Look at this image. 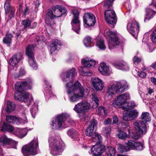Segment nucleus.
<instances>
[{
	"label": "nucleus",
	"instance_id": "nucleus-30",
	"mask_svg": "<svg viewBox=\"0 0 156 156\" xmlns=\"http://www.w3.org/2000/svg\"><path fill=\"white\" fill-rule=\"evenodd\" d=\"M67 133L68 135L73 139L74 140L78 141L80 140L78 133L76 132L75 130L73 129H69Z\"/></svg>",
	"mask_w": 156,
	"mask_h": 156
},
{
	"label": "nucleus",
	"instance_id": "nucleus-32",
	"mask_svg": "<svg viewBox=\"0 0 156 156\" xmlns=\"http://www.w3.org/2000/svg\"><path fill=\"white\" fill-rule=\"evenodd\" d=\"M14 128L11 125L4 122L1 129V130L3 132L8 131L12 132Z\"/></svg>",
	"mask_w": 156,
	"mask_h": 156
},
{
	"label": "nucleus",
	"instance_id": "nucleus-5",
	"mask_svg": "<svg viewBox=\"0 0 156 156\" xmlns=\"http://www.w3.org/2000/svg\"><path fill=\"white\" fill-rule=\"evenodd\" d=\"M22 151L24 156L35 155L38 153V145L37 138H34L30 144L23 147Z\"/></svg>",
	"mask_w": 156,
	"mask_h": 156
},
{
	"label": "nucleus",
	"instance_id": "nucleus-44",
	"mask_svg": "<svg viewBox=\"0 0 156 156\" xmlns=\"http://www.w3.org/2000/svg\"><path fill=\"white\" fill-rule=\"evenodd\" d=\"M118 150L121 153H123L129 151V148L127 146H124L122 144H119L118 146Z\"/></svg>",
	"mask_w": 156,
	"mask_h": 156
},
{
	"label": "nucleus",
	"instance_id": "nucleus-10",
	"mask_svg": "<svg viewBox=\"0 0 156 156\" xmlns=\"http://www.w3.org/2000/svg\"><path fill=\"white\" fill-rule=\"evenodd\" d=\"M34 47L33 45H29L26 49V54L28 58V62L30 67L34 69L37 68V64L34 60L33 51Z\"/></svg>",
	"mask_w": 156,
	"mask_h": 156
},
{
	"label": "nucleus",
	"instance_id": "nucleus-42",
	"mask_svg": "<svg viewBox=\"0 0 156 156\" xmlns=\"http://www.w3.org/2000/svg\"><path fill=\"white\" fill-rule=\"evenodd\" d=\"M21 24L24 26L23 28L22 29V30L26 31L27 28L30 26L31 22L29 19H27L22 21Z\"/></svg>",
	"mask_w": 156,
	"mask_h": 156
},
{
	"label": "nucleus",
	"instance_id": "nucleus-43",
	"mask_svg": "<svg viewBox=\"0 0 156 156\" xmlns=\"http://www.w3.org/2000/svg\"><path fill=\"white\" fill-rule=\"evenodd\" d=\"M91 38L89 36L86 37L83 40V43L84 45L87 47H90Z\"/></svg>",
	"mask_w": 156,
	"mask_h": 156
},
{
	"label": "nucleus",
	"instance_id": "nucleus-4",
	"mask_svg": "<svg viewBox=\"0 0 156 156\" xmlns=\"http://www.w3.org/2000/svg\"><path fill=\"white\" fill-rule=\"evenodd\" d=\"M49 147L51 148V154L54 156L60 154L63 151V143L57 140L53 136L50 135L48 139Z\"/></svg>",
	"mask_w": 156,
	"mask_h": 156
},
{
	"label": "nucleus",
	"instance_id": "nucleus-40",
	"mask_svg": "<svg viewBox=\"0 0 156 156\" xmlns=\"http://www.w3.org/2000/svg\"><path fill=\"white\" fill-rule=\"evenodd\" d=\"M148 39L147 38L146 35H144L142 41L144 43L145 42V43H147V45L149 48V51L151 52L155 49L154 45L153 44H147V42L148 41Z\"/></svg>",
	"mask_w": 156,
	"mask_h": 156
},
{
	"label": "nucleus",
	"instance_id": "nucleus-45",
	"mask_svg": "<svg viewBox=\"0 0 156 156\" xmlns=\"http://www.w3.org/2000/svg\"><path fill=\"white\" fill-rule=\"evenodd\" d=\"M144 148V147L143 144L136 141L133 150L140 151L143 150Z\"/></svg>",
	"mask_w": 156,
	"mask_h": 156
},
{
	"label": "nucleus",
	"instance_id": "nucleus-12",
	"mask_svg": "<svg viewBox=\"0 0 156 156\" xmlns=\"http://www.w3.org/2000/svg\"><path fill=\"white\" fill-rule=\"evenodd\" d=\"M106 37L110 39V41L108 42V47L110 49H112L113 47L119 44L118 37L115 32L109 30L106 32Z\"/></svg>",
	"mask_w": 156,
	"mask_h": 156
},
{
	"label": "nucleus",
	"instance_id": "nucleus-55",
	"mask_svg": "<svg viewBox=\"0 0 156 156\" xmlns=\"http://www.w3.org/2000/svg\"><path fill=\"white\" fill-rule=\"evenodd\" d=\"M151 38L152 41L153 42L156 43V30L152 34Z\"/></svg>",
	"mask_w": 156,
	"mask_h": 156
},
{
	"label": "nucleus",
	"instance_id": "nucleus-25",
	"mask_svg": "<svg viewBox=\"0 0 156 156\" xmlns=\"http://www.w3.org/2000/svg\"><path fill=\"white\" fill-rule=\"evenodd\" d=\"M27 105L28 106L32 105L30 112L32 117L34 118L35 115L38 110L37 104L34 102L33 98H31L30 99Z\"/></svg>",
	"mask_w": 156,
	"mask_h": 156
},
{
	"label": "nucleus",
	"instance_id": "nucleus-34",
	"mask_svg": "<svg viewBox=\"0 0 156 156\" xmlns=\"http://www.w3.org/2000/svg\"><path fill=\"white\" fill-rule=\"evenodd\" d=\"M16 108V105L14 103L9 101L7 102L6 110L8 113H9L14 111Z\"/></svg>",
	"mask_w": 156,
	"mask_h": 156
},
{
	"label": "nucleus",
	"instance_id": "nucleus-7",
	"mask_svg": "<svg viewBox=\"0 0 156 156\" xmlns=\"http://www.w3.org/2000/svg\"><path fill=\"white\" fill-rule=\"evenodd\" d=\"M128 87V85L126 81L117 82L108 88V93L111 95L114 94V92L117 94H119L124 92Z\"/></svg>",
	"mask_w": 156,
	"mask_h": 156
},
{
	"label": "nucleus",
	"instance_id": "nucleus-3",
	"mask_svg": "<svg viewBox=\"0 0 156 156\" xmlns=\"http://www.w3.org/2000/svg\"><path fill=\"white\" fill-rule=\"evenodd\" d=\"M73 122V121L70 118V115L69 114L63 113L57 115L52 121L51 125L53 129L65 128Z\"/></svg>",
	"mask_w": 156,
	"mask_h": 156
},
{
	"label": "nucleus",
	"instance_id": "nucleus-24",
	"mask_svg": "<svg viewBox=\"0 0 156 156\" xmlns=\"http://www.w3.org/2000/svg\"><path fill=\"white\" fill-rule=\"evenodd\" d=\"M4 9L6 14H10L8 16L10 19L14 17L15 12V9L14 8L11 7L10 3L9 2L6 1L4 5Z\"/></svg>",
	"mask_w": 156,
	"mask_h": 156
},
{
	"label": "nucleus",
	"instance_id": "nucleus-56",
	"mask_svg": "<svg viewBox=\"0 0 156 156\" xmlns=\"http://www.w3.org/2000/svg\"><path fill=\"white\" fill-rule=\"evenodd\" d=\"M141 59L137 56H135L133 59V63L135 64H138L141 62Z\"/></svg>",
	"mask_w": 156,
	"mask_h": 156
},
{
	"label": "nucleus",
	"instance_id": "nucleus-35",
	"mask_svg": "<svg viewBox=\"0 0 156 156\" xmlns=\"http://www.w3.org/2000/svg\"><path fill=\"white\" fill-rule=\"evenodd\" d=\"M6 120L10 123H17L19 122V119L16 116L11 115L6 116Z\"/></svg>",
	"mask_w": 156,
	"mask_h": 156
},
{
	"label": "nucleus",
	"instance_id": "nucleus-15",
	"mask_svg": "<svg viewBox=\"0 0 156 156\" xmlns=\"http://www.w3.org/2000/svg\"><path fill=\"white\" fill-rule=\"evenodd\" d=\"M84 26L86 27L94 26L96 22L95 17L91 13H85L83 16Z\"/></svg>",
	"mask_w": 156,
	"mask_h": 156
},
{
	"label": "nucleus",
	"instance_id": "nucleus-46",
	"mask_svg": "<svg viewBox=\"0 0 156 156\" xmlns=\"http://www.w3.org/2000/svg\"><path fill=\"white\" fill-rule=\"evenodd\" d=\"M97 112L99 115H105L107 114L106 108L103 106H100L98 108Z\"/></svg>",
	"mask_w": 156,
	"mask_h": 156
},
{
	"label": "nucleus",
	"instance_id": "nucleus-2",
	"mask_svg": "<svg viewBox=\"0 0 156 156\" xmlns=\"http://www.w3.org/2000/svg\"><path fill=\"white\" fill-rule=\"evenodd\" d=\"M32 80L30 78H27L25 81L17 82L16 84L15 89L17 91L15 94L16 100L21 102H26L29 98V94L24 90L30 88Z\"/></svg>",
	"mask_w": 156,
	"mask_h": 156
},
{
	"label": "nucleus",
	"instance_id": "nucleus-6",
	"mask_svg": "<svg viewBox=\"0 0 156 156\" xmlns=\"http://www.w3.org/2000/svg\"><path fill=\"white\" fill-rule=\"evenodd\" d=\"M60 5H56L52 7V10H49L47 12L45 17V21L48 25L51 26L55 24L53 19L61 16V13L60 11Z\"/></svg>",
	"mask_w": 156,
	"mask_h": 156
},
{
	"label": "nucleus",
	"instance_id": "nucleus-60",
	"mask_svg": "<svg viewBox=\"0 0 156 156\" xmlns=\"http://www.w3.org/2000/svg\"><path fill=\"white\" fill-rule=\"evenodd\" d=\"M50 47V51L51 53L55 51V50L57 49L58 48L56 46L52 44L51 45Z\"/></svg>",
	"mask_w": 156,
	"mask_h": 156
},
{
	"label": "nucleus",
	"instance_id": "nucleus-20",
	"mask_svg": "<svg viewBox=\"0 0 156 156\" xmlns=\"http://www.w3.org/2000/svg\"><path fill=\"white\" fill-rule=\"evenodd\" d=\"M105 147L103 145H95L91 149V154L94 156H100L105 151Z\"/></svg>",
	"mask_w": 156,
	"mask_h": 156
},
{
	"label": "nucleus",
	"instance_id": "nucleus-39",
	"mask_svg": "<svg viewBox=\"0 0 156 156\" xmlns=\"http://www.w3.org/2000/svg\"><path fill=\"white\" fill-rule=\"evenodd\" d=\"M140 119L142 120V121H141L144 122L145 123L147 122H149L151 121L149 114L148 112L143 113L140 117Z\"/></svg>",
	"mask_w": 156,
	"mask_h": 156
},
{
	"label": "nucleus",
	"instance_id": "nucleus-52",
	"mask_svg": "<svg viewBox=\"0 0 156 156\" xmlns=\"http://www.w3.org/2000/svg\"><path fill=\"white\" fill-rule=\"evenodd\" d=\"M103 133L107 136H109L111 133L112 129L110 126L105 127L103 128Z\"/></svg>",
	"mask_w": 156,
	"mask_h": 156
},
{
	"label": "nucleus",
	"instance_id": "nucleus-11",
	"mask_svg": "<svg viewBox=\"0 0 156 156\" xmlns=\"http://www.w3.org/2000/svg\"><path fill=\"white\" fill-rule=\"evenodd\" d=\"M105 19L109 24L112 25L111 27H114L115 24L117 21V18L115 13L113 10L111 9L106 10L104 13Z\"/></svg>",
	"mask_w": 156,
	"mask_h": 156
},
{
	"label": "nucleus",
	"instance_id": "nucleus-23",
	"mask_svg": "<svg viewBox=\"0 0 156 156\" xmlns=\"http://www.w3.org/2000/svg\"><path fill=\"white\" fill-rule=\"evenodd\" d=\"M23 58V54L18 52L15 54L10 58L9 63L12 66L16 65Z\"/></svg>",
	"mask_w": 156,
	"mask_h": 156
},
{
	"label": "nucleus",
	"instance_id": "nucleus-19",
	"mask_svg": "<svg viewBox=\"0 0 156 156\" xmlns=\"http://www.w3.org/2000/svg\"><path fill=\"white\" fill-rule=\"evenodd\" d=\"M156 9V5L155 4L151 3L149 7L146 9V14L144 19V21H148L152 18L156 14V12L154 9Z\"/></svg>",
	"mask_w": 156,
	"mask_h": 156
},
{
	"label": "nucleus",
	"instance_id": "nucleus-27",
	"mask_svg": "<svg viewBox=\"0 0 156 156\" xmlns=\"http://www.w3.org/2000/svg\"><path fill=\"white\" fill-rule=\"evenodd\" d=\"M44 82L46 86H47V87L45 88L46 91L44 93V95L46 99L48 100L51 97L52 95H53V94H52V91L51 90V86L49 85L48 86V83L46 80H45Z\"/></svg>",
	"mask_w": 156,
	"mask_h": 156
},
{
	"label": "nucleus",
	"instance_id": "nucleus-26",
	"mask_svg": "<svg viewBox=\"0 0 156 156\" xmlns=\"http://www.w3.org/2000/svg\"><path fill=\"white\" fill-rule=\"evenodd\" d=\"M99 70L104 75H109L111 73L109 66L105 63H101L99 67Z\"/></svg>",
	"mask_w": 156,
	"mask_h": 156
},
{
	"label": "nucleus",
	"instance_id": "nucleus-33",
	"mask_svg": "<svg viewBox=\"0 0 156 156\" xmlns=\"http://www.w3.org/2000/svg\"><path fill=\"white\" fill-rule=\"evenodd\" d=\"M105 151L108 156H115V155L116 151L113 147L110 146L107 147V148H105Z\"/></svg>",
	"mask_w": 156,
	"mask_h": 156
},
{
	"label": "nucleus",
	"instance_id": "nucleus-28",
	"mask_svg": "<svg viewBox=\"0 0 156 156\" xmlns=\"http://www.w3.org/2000/svg\"><path fill=\"white\" fill-rule=\"evenodd\" d=\"M114 66L117 69L122 70L128 71L129 67L128 64L124 62L114 64Z\"/></svg>",
	"mask_w": 156,
	"mask_h": 156
},
{
	"label": "nucleus",
	"instance_id": "nucleus-62",
	"mask_svg": "<svg viewBox=\"0 0 156 156\" xmlns=\"http://www.w3.org/2000/svg\"><path fill=\"white\" fill-rule=\"evenodd\" d=\"M60 8H61V9H60V11H61L62 16L63 14H64L66 12V10L64 7H62L60 5Z\"/></svg>",
	"mask_w": 156,
	"mask_h": 156
},
{
	"label": "nucleus",
	"instance_id": "nucleus-16",
	"mask_svg": "<svg viewBox=\"0 0 156 156\" xmlns=\"http://www.w3.org/2000/svg\"><path fill=\"white\" fill-rule=\"evenodd\" d=\"M127 29L128 31L136 38L139 31V24L135 20L131 21L127 24Z\"/></svg>",
	"mask_w": 156,
	"mask_h": 156
},
{
	"label": "nucleus",
	"instance_id": "nucleus-21",
	"mask_svg": "<svg viewBox=\"0 0 156 156\" xmlns=\"http://www.w3.org/2000/svg\"><path fill=\"white\" fill-rule=\"evenodd\" d=\"M92 85L96 90H101L104 87L102 81L98 77H93L91 79Z\"/></svg>",
	"mask_w": 156,
	"mask_h": 156
},
{
	"label": "nucleus",
	"instance_id": "nucleus-57",
	"mask_svg": "<svg viewBox=\"0 0 156 156\" xmlns=\"http://www.w3.org/2000/svg\"><path fill=\"white\" fill-rule=\"evenodd\" d=\"M89 117L88 116H86L81 119V121H83V124H85L89 121Z\"/></svg>",
	"mask_w": 156,
	"mask_h": 156
},
{
	"label": "nucleus",
	"instance_id": "nucleus-50",
	"mask_svg": "<svg viewBox=\"0 0 156 156\" xmlns=\"http://www.w3.org/2000/svg\"><path fill=\"white\" fill-rule=\"evenodd\" d=\"M115 0H107L105 3L104 7L106 9H110L112 7L113 2Z\"/></svg>",
	"mask_w": 156,
	"mask_h": 156
},
{
	"label": "nucleus",
	"instance_id": "nucleus-58",
	"mask_svg": "<svg viewBox=\"0 0 156 156\" xmlns=\"http://www.w3.org/2000/svg\"><path fill=\"white\" fill-rule=\"evenodd\" d=\"M26 111L25 110L24 112L22 113V118H21L22 120H23V123H26L27 122V119L26 115Z\"/></svg>",
	"mask_w": 156,
	"mask_h": 156
},
{
	"label": "nucleus",
	"instance_id": "nucleus-64",
	"mask_svg": "<svg viewBox=\"0 0 156 156\" xmlns=\"http://www.w3.org/2000/svg\"><path fill=\"white\" fill-rule=\"evenodd\" d=\"M37 25V23L36 22H34L31 25L30 24V28L31 29H34L36 27Z\"/></svg>",
	"mask_w": 156,
	"mask_h": 156
},
{
	"label": "nucleus",
	"instance_id": "nucleus-53",
	"mask_svg": "<svg viewBox=\"0 0 156 156\" xmlns=\"http://www.w3.org/2000/svg\"><path fill=\"white\" fill-rule=\"evenodd\" d=\"M52 44L56 46L57 48L58 46H61L62 45V43L58 39L53 40Z\"/></svg>",
	"mask_w": 156,
	"mask_h": 156
},
{
	"label": "nucleus",
	"instance_id": "nucleus-22",
	"mask_svg": "<svg viewBox=\"0 0 156 156\" xmlns=\"http://www.w3.org/2000/svg\"><path fill=\"white\" fill-rule=\"evenodd\" d=\"M97 124V122L96 120L93 119L91 121L88 127L86 130V135L92 137L96 133L94 131V130L96 129Z\"/></svg>",
	"mask_w": 156,
	"mask_h": 156
},
{
	"label": "nucleus",
	"instance_id": "nucleus-17",
	"mask_svg": "<svg viewBox=\"0 0 156 156\" xmlns=\"http://www.w3.org/2000/svg\"><path fill=\"white\" fill-rule=\"evenodd\" d=\"M90 105L86 101H81L76 104L73 110L78 113L87 112L89 109Z\"/></svg>",
	"mask_w": 156,
	"mask_h": 156
},
{
	"label": "nucleus",
	"instance_id": "nucleus-18",
	"mask_svg": "<svg viewBox=\"0 0 156 156\" xmlns=\"http://www.w3.org/2000/svg\"><path fill=\"white\" fill-rule=\"evenodd\" d=\"M136 131L142 134H144L147 132V129L145 123L140 121H137L133 123Z\"/></svg>",
	"mask_w": 156,
	"mask_h": 156
},
{
	"label": "nucleus",
	"instance_id": "nucleus-13",
	"mask_svg": "<svg viewBox=\"0 0 156 156\" xmlns=\"http://www.w3.org/2000/svg\"><path fill=\"white\" fill-rule=\"evenodd\" d=\"M71 13L74 15L71 22L72 29L76 33L79 34L80 29V21L79 20V13L76 9L72 10Z\"/></svg>",
	"mask_w": 156,
	"mask_h": 156
},
{
	"label": "nucleus",
	"instance_id": "nucleus-41",
	"mask_svg": "<svg viewBox=\"0 0 156 156\" xmlns=\"http://www.w3.org/2000/svg\"><path fill=\"white\" fill-rule=\"evenodd\" d=\"M12 37V36L11 34L9 33H7L3 38L4 43L7 44L11 43Z\"/></svg>",
	"mask_w": 156,
	"mask_h": 156
},
{
	"label": "nucleus",
	"instance_id": "nucleus-31",
	"mask_svg": "<svg viewBox=\"0 0 156 156\" xmlns=\"http://www.w3.org/2000/svg\"><path fill=\"white\" fill-rule=\"evenodd\" d=\"M96 45L101 50H104L106 48L103 40L99 37L96 38Z\"/></svg>",
	"mask_w": 156,
	"mask_h": 156
},
{
	"label": "nucleus",
	"instance_id": "nucleus-48",
	"mask_svg": "<svg viewBox=\"0 0 156 156\" xmlns=\"http://www.w3.org/2000/svg\"><path fill=\"white\" fill-rule=\"evenodd\" d=\"M136 140H128V142L126 144L128 147H129V150L130 149L133 150L134 148V146L136 143Z\"/></svg>",
	"mask_w": 156,
	"mask_h": 156
},
{
	"label": "nucleus",
	"instance_id": "nucleus-61",
	"mask_svg": "<svg viewBox=\"0 0 156 156\" xmlns=\"http://www.w3.org/2000/svg\"><path fill=\"white\" fill-rule=\"evenodd\" d=\"M112 120L109 118H108L105 119L104 122V124L105 125H108L111 123Z\"/></svg>",
	"mask_w": 156,
	"mask_h": 156
},
{
	"label": "nucleus",
	"instance_id": "nucleus-1",
	"mask_svg": "<svg viewBox=\"0 0 156 156\" xmlns=\"http://www.w3.org/2000/svg\"><path fill=\"white\" fill-rule=\"evenodd\" d=\"M76 74L75 69L73 68L64 73L62 78L63 81L69 82L66 84V87L67 94H69V100L72 102L78 101L89 93L88 89L82 87L79 81L75 82L73 84L70 82Z\"/></svg>",
	"mask_w": 156,
	"mask_h": 156
},
{
	"label": "nucleus",
	"instance_id": "nucleus-36",
	"mask_svg": "<svg viewBox=\"0 0 156 156\" xmlns=\"http://www.w3.org/2000/svg\"><path fill=\"white\" fill-rule=\"evenodd\" d=\"M136 105V104L133 101L126 102L125 105L122 107V109L126 110L127 109H130L133 108Z\"/></svg>",
	"mask_w": 156,
	"mask_h": 156
},
{
	"label": "nucleus",
	"instance_id": "nucleus-37",
	"mask_svg": "<svg viewBox=\"0 0 156 156\" xmlns=\"http://www.w3.org/2000/svg\"><path fill=\"white\" fill-rule=\"evenodd\" d=\"M92 140L93 142H96V144L101 143L102 141L101 136L98 133H95L92 137Z\"/></svg>",
	"mask_w": 156,
	"mask_h": 156
},
{
	"label": "nucleus",
	"instance_id": "nucleus-59",
	"mask_svg": "<svg viewBox=\"0 0 156 156\" xmlns=\"http://www.w3.org/2000/svg\"><path fill=\"white\" fill-rule=\"evenodd\" d=\"M138 75L141 78H144L146 76V74L144 72L141 71L140 72H138Z\"/></svg>",
	"mask_w": 156,
	"mask_h": 156
},
{
	"label": "nucleus",
	"instance_id": "nucleus-38",
	"mask_svg": "<svg viewBox=\"0 0 156 156\" xmlns=\"http://www.w3.org/2000/svg\"><path fill=\"white\" fill-rule=\"evenodd\" d=\"M92 95L93 102L94 103L93 105L92 106V108H95L98 107L99 105V100L98 97L95 94H92Z\"/></svg>",
	"mask_w": 156,
	"mask_h": 156
},
{
	"label": "nucleus",
	"instance_id": "nucleus-9",
	"mask_svg": "<svg viewBox=\"0 0 156 156\" xmlns=\"http://www.w3.org/2000/svg\"><path fill=\"white\" fill-rule=\"evenodd\" d=\"M130 96L127 92L124 93L118 96L113 103V105L116 108L121 107L125 105L126 101L129 99Z\"/></svg>",
	"mask_w": 156,
	"mask_h": 156
},
{
	"label": "nucleus",
	"instance_id": "nucleus-8",
	"mask_svg": "<svg viewBox=\"0 0 156 156\" xmlns=\"http://www.w3.org/2000/svg\"><path fill=\"white\" fill-rule=\"evenodd\" d=\"M81 62L84 66L80 67L79 69L80 73L83 76H91L93 74L92 72L88 70L87 68L94 66L96 64L95 61L90 58H86L83 60Z\"/></svg>",
	"mask_w": 156,
	"mask_h": 156
},
{
	"label": "nucleus",
	"instance_id": "nucleus-29",
	"mask_svg": "<svg viewBox=\"0 0 156 156\" xmlns=\"http://www.w3.org/2000/svg\"><path fill=\"white\" fill-rule=\"evenodd\" d=\"M15 134L21 138L25 136L27 134V130L25 129H21L19 128L16 129Z\"/></svg>",
	"mask_w": 156,
	"mask_h": 156
},
{
	"label": "nucleus",
	"instance_id": "nucleus-49",
	"mask_svg": "<svg viewBox=\"0 0 156 156\" xmlns=\"http://www.w3.org/2000/svg\"><path fill=\"white\" fill-rule=\"evenodd\" d=\"M117 136L119 139L123 140L126 139L128 136L127 134L123 131H119Z\"/></svg>",
	"mask_w": 156,
	"mask_h": 156
},
{
	"label": "nucleus",
	"instance_id": "nucleus-14",
	"mask_svg": "<svg viewBox=\"0 0 156 156\" xmlns=\"http://www.w3.org/2000/svg\"><path fill=\"white\" fill-rule=\"evenodd\" d=\"M0 144L7 148H16L17 142L12 139L8 138L5 136H2L0 138Z\"/></svg>",
	"mask_w": 156,
	"mask_h": 156
},
{
	"label": "nucleus",
	"instance_id": "nucleus-63",
	"mask_svg": "<svg viewBox=\"0 0 156 156\" xmlns=\"http://www.w3.org/2000/svg\"><path fill=\"white\" fill-rule=\"evenodd\" d=\"M122 126L123 128H126L129 126L128 123L127 122H122Z\"/></svg>",
	"mask_w": 156,
	"mask_h": 156
},
{
	"label": "nucleus",
	"instance_id": "nucleus-51",
	"mask_svg": "<svg viewBox=\"0 0 156 156\" xmlns=\"http://www.w3.org/2000/svg\"><path fill=\"white\" fill-rule=\"evenodd\" d=\"M129 112L132 120L137 117L138 115V112L136 110L133 109L129 111Z\"/></svg>",
	"mask_w": 156,
	"mask_h": 156
},
{
	"label": "nucleus",
	"instance_id": "nucleus-47",
	"mask_svg": "<svg viewBox=\"0 0 156 156\" xmlns=\"http://www.w3.org/2000/svg\"><path fill=\"white\" fill-rule=\"evenodd\" d=\"M123 119L126 121L132 120L129 111H127L124 112L123 113Z\"/></svg>",
	"mask_w": 156,
	"mask_h": 156
},
{
	"label": "nucleus",
	"instance_id": "nucleus-54",
	"mask_svg": "<svg viewBox=\"0 0 156 156\" xmlns=\"http://www.w3.org/2000/svg\"><path fill=\"white\" fill-rule=\"evenodd\" d=\"M142 135H143V134H140L139 133L136 132V133H134L133 134L132 137L133 139H138Z\"/></svg>",
	"mask_w": 156,
	"mask_h": 156
}]
</instances>
